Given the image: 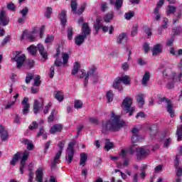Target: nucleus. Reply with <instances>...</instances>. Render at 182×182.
<instances>
[{"mask_svg": "<svg viewBox=\"0 0 182 182\" xmlns=\"http://www.w3.org/2000/svg\"><path fill=\"white\" fill-rule=\"evenodd\" d=\"M124 126L123 120L120 119V116L116 115L114 112L111 113V119L105 122H102V132L104 134L107 132H119Z\"/></svg>", "mask_w": 182, "mask_h": 182, "instance_id": "1", "label": "nucleus"}, {"mask_svg": "<svg viewBox=\"0 0 182 182\" xmlns=\"http://www.w3.org/2000/svg\"><path fill=\"white\" fill-rule=\"evenodd\" d=\"M92 30L89 27V23H83L82 26L81 33L75 38V43L77 46H81L82 43H85V39H87V36L90 35Z\"/></svg>", "mask_w": 182, "mask_h": 182, "instance_id": "2", "label": "nucleus"}, {"mask_svg": "<svg viewBox=\"0 0 182 182\" xmlns=\"http://www.w3.org/2000/svg\"><path fill=\"white\" fill-rule=\"evenodd\" d=\"M63 58V62H62ZM62 58H56L54 65L50 68V77L52 79L55 76V66L60 68L63 65H68L69 62V54L68 53H62Z\"/></svg>", "mask_w": 182, "mask_h": 182, "instance_id": "3", "label": "nucleus"}, {"mask_svg": "<svg viewBox=\"0 0 182 182\" xmlns=\"http://www.w3.org/2000/svg\"><path fill=\"white\" fill-rule=\"evenodd\" d=\"M28 50L30 52L31 55H33V56H35V55H36V50H38L41 56H42L44 60L48 59V51L45 50V47L42 44L37 45V47L31 46L28 48Z\"/></svg>", "mask_w": 182, "mask_h": 182, "instance_id": "4", "label": "nucleus"}, {"mask_svg": "<svg viewBox=\"0 0 182 182\" xmlns=\"http://www.w3.org/2000/svg\"><path fill=\"white\" fill-rule=\"evenodd\" d=\"M21 53H22V51H14L13 53L14 60L17 63V69H21L26 60V56L24 54L21 55Z\"/></svg>", "mask_w": 182, "mask_h": 182, "instance_id": "5", "label": "nucleus"}, {"mask_svg": "<svg viewBox=\"0 0 182 182\" xmlns=\"http://www.w3.org/2000/svg\"><path fill=\"white\" fill-rule=\"evenodd\" d=\"M75 144H76L75 141L70 142L68 144V147L67 149V155L65 156V160L68 164H70V163L73 161V156H75Z\"/></svg>", "mask_w": 182, "mask_h": 182, "instance_id": "6", "label": "nucleus"}, {"mask_svg": "<svg viewBox=\"0 0 182 182\" xmlns=\"http://www.w3.org/2000/svg\"><path fill=\"white\" fill-rule=\"evenodd\" d=\"M163 102L167 104L166 109L168 113L171 115V117H174V109H173V105L171 104V100L166 98V97H160L158 100V104L161 105Z\"/></svg>", "mask_w": 182, "mask_h": 182, "instance_id": "7", "label": "nucleus"}, {"mask_svg": "<svg viewBox=\"0 0 182 182\" xmlns=\"http://www.w3.org/2000/svg\"><path fill=\"white\" fill-rule=\"evenodd\" d=\"M29 159V152L28 150L24 151L22 154L21 161H20V173L21 174H23V168H25V166H26V161Z\"/></svg>", "mask_w": 182, "mask_h": 182, "instance_id": "8", "label": "nucleus"}, {"mask_svg": "<svg viewBox=\"0 0 182 182\" xmlns=\"http://www.w3.org/2000/svg\"><path fill=\"white\" fill-rule=\"evenodd\" d=\"M132 105H133V99L130 97H127L122 102V109L125 113H129L130 109H132Z\"/></svg>", "mask_w": 182, "mask_h": 182, "instance_id": "9", "label": "nucleus"}, {"mask_svg": "<svg viewBox=\"0 0 182 182\" xmlns=\"http://www.w3.org/2000/svg\"><path fill=\"white\" fill-rule=\"evenodd\" d=\"M137 159H143L150 154V149L146 147H139L136 149Z\"/></svg>", "mask_w": 182, "mask_h": 182, "instance_id": "10", "label": "nucleus"}, {"mask_svg": "<svg viewBox=\"0 0 182 182\" xmlns=\"http://www.w3.org/2000/svg\"><path fill=\"white\" fill-rule=\"evenodd\" d=\"M28 102H29V98L26 97H25L21 102V105H23L22 114L24 116L28 115V113H29V109L31 108V105L28 103Z\"/></svg>", "mask_w": 182, "mask_h": 182, "instance_id": "11", "label": "nucleus"}, {"mask_svg": "<svg viewBox=\"0 0 182 182\" xmlns=\"http://www.w3.org/2000/svg\"><path fill=\"white\" fill-rule=\"evenodd\" d=\"M44 105L45 104L43 103V99H40V100H36L34 101L33 109L34 114H38V113H39V110H41V109H43Z\"/></svg>", "mask_w": 182, "mask_h": 182, "instance_id": "12", "label": "nucleus"}, {"mask_svg": "<svg viewBox=\"0 0 182 182\" xmlns=\"http://www.w3.org/2000/svg\"><path fill=\"white\" fill-rule=\"evenodd\" d=\"M88 76L91 77V80L94 85L99 82V73H96V68H92L88 73Z\"/></svg>", "mask_w": 182, "mask_h": 182, "instance_id": "13", "label": "nucleus"}, {"mask_svg": "<svg viewBox=\"0 0 182 182\" xmlns=\"http://www.w3.org/2000/svg\"><path fill=\"white\" fill-rule=\"evenodd\" d=\"M109 4L114 6V11L119 12L123 6V0H109Z\"/></svg>", "mask_w": 182, "mask_h": 182, "instance_id": "14", "label": "nucleus"}, {"mask_svg": "<svg viewBox=\"0 0 182 182\" xmlns=\"http://www.w3.org/2000/svg\"><path fill=\"white\" fill-rule=\"evenodd\" d=\"M0 138L2 141H6L9 138V134L8 133V130L5 129V127L3 125H0Z\"/></svg>", "mask_w": 182, "mask_h": 182, "instance_id": "15", "label": "nucleus"}, {"mask_svg": "<svg viewBox=\"0 0 182 182\" xmlns=\"http://www.w3.org/2000/svg\"><path fill=\"white\" fill-rule=\"evenodd\" d=\"M8 23H9V20L6 18L5 11L1 10L0 12V25H1V26H6Z\"/></svg>", "mask_w": 182, "mask_h": 182, "instance_id": "16", "label": "nucleus"}, {"mask_svg": "<svg viewBox=\"0 0 182 182\" xmlns=\"http://www.w3.org/2000/svg\"><path fill=\"white\" fill-rule=\"evenodd\" d=\"M36 176L37 182H43V168H38L36 171Z\"/></svg>", "mask_w": 182, "mask_h": 182, "instance_id": "17", "label": "nucleus"}, {"mask_svg": "<svg viewBox=\"0 0 182 182\" xmlns=\"http://www.w3.org/2000/svg\"><path fill=\"white\" fill-rule=\"evenodd\" d=\"M63 129V125L58 124H54L53 127H51L50 133L51 134H56V133H59L62 132V129Z\"/></svg>", "mask_w": 182, "mask_h": 182, "instance_id": "18", "label": "nucleus"}, {"mask_svg": "<svg viewBox=\"0 0 182 182\" xmlns=\"http://www.w3.org/2000/svg\"><path fill=\"white\" fill-rule=\"evenodd\" d=\"M161 52H163V46L161 44H156L154 46L152 49V55L154 56H156V55L161 53Z\"/></svg>", "mask_w": 182, "mask_h": 182, "instance_id": "19", "label": "nucleus"}, {"mask_svg": "<svg viewBox=\"0 0 182 182\" xmlns=\"http://www.w3.org/2000/svg\"><path fill=\"white\" fill-rule=\"evenodd\" d=\"M158 130L159 127H157V124H153L151 127H149V136L151 139H154V137H156Z\"/></svg>", "mask_w": 182, "mask_h": 182, "instance_id": "20", "label": "nucleus"}, {"mask_svg": "<svg viewBox=\"0 0 182 182\" xmlns=\"http://www.w3.org/2000/svg\"><path fill=\"white\" fill-rule=\"evenodd\" d=\"M21 156H22V154L21 152H19V151L16 152L14 155L12 159L11 160L10 164L11 166H16V164L18 163V161L19 160V159H21Z\"/></svg>", "mask_w": 182, "mask_h": 182, "instance_id": "21", "label": "nucleus"}, {"mask_svg": "<svg viewBox=\"0 0 182 182\" xmlns=\"http://www.w3.org/2000/svg\"><path fill=\"white\" fill-rule=\"evenodd\" d=\"M102 26L103 24L102 23V19L97 18L96 23L94 24V28L96 34L99 33V31L102 28Z\"/></svg>", "mask_w": 182, "mask_h": 182, "instance_id": "22", "label": "nucleus"}, {"mask_svg": "<svg viewBox=\"0 0 182 182\" xmlns=\"http://www.w3.org/2000/svg\"><path fill=\"white\" fill-rule=\"evenodd\" d=\"M59 18L61 21V24L65 28L66 25V22H68V20L66 19V11L63 10L59 16Z\"/></svg>", "mask_w": 182, "mask_h": 182, "instance_id": "23", "label": "nucleus"}, {"mask_svg": "<svg viewBox=\"0 0 182 182\" xmlns=\"http://www.w3.org/2000/svg\"><path fill=\"white\" fill-rule=\"evenodd\" d=\"M123 41L127 42V34L126 33H122L117 37V43L121 44Z\"/></svg>", "mask_w": 182, "mask_h": 182, "instance_id": "24", "label": "nucleus"}, {"mask_svg": "<svg viewBox=\"0 0 182 182\" xmlns=\"http://www.w3.org/2000/svg\"><path fill=\"white\" fill-rule=\"evenodd\" d=\"M161 141L164 143V146L165 147H168L171 144L172 139L170 137H167L166 136H164L161 138Z\"/></svg>", "mask_w": 182, "mask_h": 182, "instance_id": "25", "label": "nucleus"}, {"mask_svg": "<svg viewBox=\"0 0 182 182\" xmlns=\"http://www.w3.org/2000/svg\"><path fill=\"white\" fill-rule=\"evenodd\" d=\"M120 83H122V82H121L119 78L117 77L114 81L113 87H114V89H117L119 92H122L123 87H120Z\"/></svg>", "mask_w": 182, "mask_h": 182, "instance_id": "26", "label": "nucleus"}, {"mask_svg": "<svg viewBox=\"0 0 182 182\" xmlns=\"http://www.w3.org/2000/svg\"><path fill=\"white\" fill-rule=\"evenodd\" d=\"M53 95L55 99H57L58 102H63V99H65L63 92H62V91H55Z\"/></svg>", "mask_w": 182, "mask_h": 182, "instance_id": "27", "label": "nucleus"}, {"mask_svg": "<svg viewBox=\"0 0 182 182\" xmlns=\"http://www.w3.org/2000/svg\"><path fill=\"white\" fill-rule=\"evenodd\" d=\"M149 80H150V73L146 72L141 80L142 85L147 86V82H149Z\"/></svg>", "mask_w": 182, "mask_h": 182, "instance_id": "28", "label": "nucleus"}, {"mask_svg": "<svg viewBox=\"0 0 182 182\" xmlns=\"http://www.w3.org/2000/svg\"><path fill=\"white\" fill-rule=\"evenodd\" d=\"M172 80L173 82H182V73H181L178 74L175 73H172Z\"/></svg>", "mask_w": 182, "mask_h": 182, "instance_id": "29", "label": "nucleus"}, {"mask_svg": "<svg viewBox=\"0 0 182 182\" xmlns=\"http://www.w3.org/2000/svg\"><path fill=\"white\" fill-rule=\"evenodd\" d=\"M86 161H87V154L85 153L80 154V166H85Z\"/></svg>", "mask_w": 182, "mask_h": 182, "instance_id": "30", "label": "nucleus"}, {"mask_svg": "<svg viewBox=\"0 0 182 182\" xmlns=\"http://www.w3.org/2000/svg\"><path fill=\"white\" fill-rule=\"evenodd\" d=\"M136 102H138L139 107H142L144 105V95L139 94L137 95Z\"/></svg>", "mask_w": 182, "mask_h": 182, "instance_id": "31", "label": "nucleus"}, {"mask_svg": "<svg viewBox=\"0 0 182 182\" xmlns=\"http://www.w3.org/2000/svg\"><path fill=\"white\" fill-rule=\"evenodd\" d=\"M28 182H32L33 181V177L35 176V174L33 173V168L32 167V164H30L28 166Z\"/></svg>", "mask_w": 182, "mask_h": 182, "instance_id": "32", "label": "nucleus"}, {"mask_svg": "<svg viewBox=\"0 0 182 182\" xmlns=\"http://www.w3.org/2000/svg\"><path fill=\"white\" fill-rule=\"evenodd\" d=\"M79 69H80V64L78 62L74 63L73 69L71 71V75H77L79 72Z\"/></svg>", "mask_w": 182, "mask_h": 182, "instance_id": "33", "label": "nucleus"}, {"mask_svg": "<svg viewBox=\"0 0 182 182\" xmlns=\"http://www.w3.org/2000/svg\"><path fill=\"white\" fill-rule=\"evenodd\" d=\"M114 17V14L113 12H109L104 16V21L107 23L110 22Z\"/></svg>", "mask_w": 182, "mask_h": 182, "instance_id": "34", "label": "nucleus"}, {"mask_svg": "<svg viewBox=\"0 0 182 182\" xmlns=\"http://www.w3.org/2000/svg\"><path fill=\"white\" fill-rule=\"evenodd\" d=\"M120 80V82L124 83V85H130V77L127 75H124L121 77H118Z\"/></svg>", "mask_w": 182, "mask_h": 182, "instance_id": "35", "label": "nucleus"}, {"mask_svg": "<svg viewBox=\"0 0 182 182\" xmlns=\"http://www.w3.org/2000/svg\"><path fill=\"white\" fill-rule=\"evenodd\" d=\"M176 136H177V140L180 141L182 139V124L180 126H178V128L176 130Z\"/></svg>", "mask_w": 182, "mask_h": 182, "instance_id": "36", "label": "nucleus"}, {"mask_svg": "<svg viewBox=\"0 0 182 182\" xmlns=\"http://www.w3.org/2000/svg\"><path fill=\"white\" fill-rule=\"evenodd\" d=\"M154 14L155 15L154 21H160L161 18V14H160V10H158L157 9H154Z\"/></svg>", "mask_w": 182, "mask_h": 182, "instance_id": "37", "label": "nucleus"}, {"mask_svg": "<svg viewBox=\"0 0 182 182\" xmlns=\"http://www.w3.org/2000/svg\"><path fill=\"white\" fill-rule=\"evenodd\" d=\"M105 148L107 151H109V150H112V149H113V143L110 142V140L109 139H105Z\"/></svg>", "mask_w": 182, "mask_h": 182, "instance_id": "38", "label": "nucleus"}, {"mask_svg": "<svg viewBox=\"0 0 182 182\" xmlns=\"http://www.w3.org/2000/svg\"><path fill=\"white\" fill-rule=\"evenodd\" d=\"M106 96H107V99L109 103L113 102V97H114V95H113V91L109 90V91L106 93Z\"/></svg>", "mask_w": 182, "mask_h": 182, "instance_id": "39", "label": "nucleus"}, {"mask_svg": "<svg viewBox=\"0 0 182 182\" xmlns=\"http://www.w3.org/2000/svg\"><path fill=\"white\" fill-rule=\"evenodd\" d=\"M24 144L27 145V150H33V144L32 142H31V141H29L28 139H25L23 141Z\"/></svg>", "mask_w": 182, "mask_h": 182, "instance_id": "40", "label": "nucleus"}, {"mask_svg": "<svg viewBox=\"0 0 182 182\" xmlns=\"http://www.w3.org/2000/svg\"><path fill=\"white\" fill-rule=\"evenodd\" d=\"M70 6L71 11L74 13L76 12V11L77 10V1L76 0H72Z\"/></svg>", "mask_w": 182, "mask_h": 182, "instance_id": "41", "label": "nucleus"}, {"mask_svg": "<svg viewBox=\"0 0 182 182\" xmlns=\"http://www.w3.org/2000/svg\"><path fill=\"white\" fill-rule=\"evenodd\" d=\"M85 9H86V4H82L79 10H75L74 14H76L77 15H82V14L85 12Z\"/></svg>", "mask_w": 182, "mask_h": 182, "instance_id": "42", "label": "nucleus"}, {"mask_svg": "<svg viewBox=\"0 0 182 182\" xmlns=\"http://www.w3.org/2000/svg\"><path fill=\"white\" fill-rule=\"evenodd\" d=\"M83 106V102L80 100H77L74 102V107L75 109H82Z\"/></svg>", "mask_w": 182, "mask_h": 182, "instance_id": "43", "label": "nucleus"}, {"mask_svg": "<svg viewBox=\"0 0 182 182\" xmlns=\"http://www.w3.org/2000/svg\"><path fill=\"white\" fill-rule=\"evenodd\" d=\"M68 32V38L70 41H72L73 39V28L69 27L67 30Z\"/></svg>", "mask_w": 182, "mask_h": 182, "instance_id": "44", "label": "nucleus"}, {"mask_svg": "<svg viewBox=\"0 0 182 182\" xmlns=\"http://www.w3.org/2000/svg\"><path fill=\"white\" fill-rule=\"evenodd\" d=\"M20 14H21V16L23 18H26V15L29 14V9L28 7H24L23 9L20 11Z\"/></svg>", "mask_w": 182, "mask_h": 182, "instance_id": "45", "label": "nucleus"}, {"mask_svg": "<svg viewBox=\"0 0 182 182\" xmlns=\"http://www.w3.org/2000/svg\"><path fill=\"white\" fill-rule=\"evenodd\" d=\"M176 9H177L176 6L168 5L167 14L170 15V14H174L176 12Z\"/></svg>", "mask_w": 182, "mask_h": 182, "instance_id": "46", "label": "nucleus"}, {"mask_svg": "<svg viewBox=\"0 0 182 182\" xmlns=\"http://www.w3.org/2000/svg\"><path fill=\"white\" fill-rule=\"evenodd\" d=\"M168 23V19L167 18H164L162 24H161L162 29H167Z\"/></svg>", "mask_w": 182, "mask_h": 182, "instance_id": "47", "label": "nucleus"}, {"mask_svg": "<svg viewBox=\"0 0 182 182\" xmlns=\"http://www.w3.org/2000/svg\"><path fill=\"white\" fill-rule=\"evenodd\" d=\"M133 16H134V12H133V11H129V13H126L124 14V18L127 21H129V19L133 18Z\"/></svg>", "mask_w": 182, "mask_h": 182, "instance_id": "48", "label": "nucleus"}, {"mask_svg": "<svg viewBox=\"0 0 182 182\" xmlns=\"http://www.w3.org/2000/svg\"><path fill=\"white\" fill-rule=\"evenodd\" d=\"M38 126L39 125L38 124V122H36V121H33L32 124L28 127V129L30 130H36V129H38Z\"/></svg>", "mask_w": 182, "mask_h": 182, "instance_id": "49", "label": "nucleus"}, {"mask_svg": "<svg viewBox=\"0 0 182 182\" xmlns=\"http://www.w3.org/2000/svg\"><path fill=\"white\" fill-rule=\"evenodd\" d=\"M50 107H52V102H48V104L44 107V114H48V113H49V109H50Z\"/></svg>", "mask_w": 182, "mask_h": 182, "instance_id": "50", "label": "nucleus"}, {"mask_svg": "<svg viewBox=\"0 0 182 182\" xmlns=\"http://www.w3.org/2000/svg\"><path fill=\"white\" fill-rule=\"evenodd\" d=\"M33 86H41V76L37 75L34 79Z\"/></svg>", "mask_w": 182, "mask_h": 182, "instance_id": "51", "label": "nucleus"}, {"mask_svg": "<svg viewBox=\"0 0 182 182\" xmlns=\"http://www.w3.org/2000/svg\"><path fill=\"white\" fill-rule=\"evenodd\" d=\"M89 122L92 124H99V119L95 117H90L89 118Z\"/></svg>", "mask_w": 182, "mask_h": 182, "instance_id": "52", "label": "nucleus"}, {"mask_svg": "<svg viewBox=\"0 0 182 182\" xmlns=\"http://www.w3.org/2000/svg\"><path fill=\"white\" fill-rule=\"evenodd\" d=\"M52 141H48L45 144H44V153H48V150L49 149V147H50Z\"/></svg>", "mask_w": 182, "mask_h": 182, "instance_id": "53", "label": "nucleus"}, {"mask_svg": "<svg viewBox=\"0 0 182 182\" xmlns=\"http://www.w3.org/2000/svg\"><path fill=\"white\" fill-rule=\"evenodd\" d=\"M139 140V135H132L131 141L133 144H134L135 143H138Z\"/></svg>", "mask_w": 182, "mask_h": 182, "instance_id": "54", "label": "nucleus"}, {"mask_svg": "<svg viewBox=\"0 0 182 182\" xmlns=\"http://www.w3.org/2000/svg\"><path fill=\"white\" fill-rule=\"evenodd\" d=\"M53 39H54V37L53 35H48L45 40V42L46 43H50V42L53 41Z\"/></svg>", "mask_w": 182, "mask_h": 182, "instance_id": "55", "label": "nucleus"}, {"mask_svg": "<svg viewBox=\"0 0 182 182\" xmlns=\"http://www.w3.org/2000/svg\"><path fill=\"white\" fill-rule=\"evenodd\" d=\"M52 8L50 7H47L46 11V18H50V15L52 14Z\"/></svg>", "mask_w": 182, "mask_h": 182, "instance_id": "56", "label": "nucleus"}, {"mask_svg": "<svg viewBox=\"0 0 182 182\" xmlns=\"http://www.w3.org/2000/svg\"><path fill=\"white\" fill-rule=\"evenodd\" d=\"M163 5H164V0H159V1L156 4L155 9L160 11V8H161Z\"/></svg>", "mask_w": 182, "mask_h": 182, "instance_id": "57", "label": "nucleus"}, {"mask_svg": "<svg viewBox=\"0 0 182 182\" xmlns=\"http://www.w3.org/2000/svg\"><path fill=\"white\" fill-rule=\"evenodd\" d=\"M173 35H178V33H180V32H181V27L178 26L176 28H173L172 31Z\"/></svg>", "mask_w": 182, "mask_h": 182, "instance_id": "58", "label": "nucleus"}, {"mask_svg": "<svg viewBox=\"0 0 182 182\" xmlns=\"http://www.w3.org/2000/svg\"><path fill=\"white\" fill-rule=\"evenodd\" d=\"M107 3L103 2L101 4V10L102 12H106L107 11Z\"/></svg>", "mask_w": 182, "mask_h": 182, "instance_id": "59", "label": "nucleus"}, {"mask_svg": "<svg viewBox=\"0 0 182 182\" xmlns=\"http://www.w3.org/2000/svg\"><path fill=\"white\" fill-rule=\"evenodd\" d=\"M33 79V75L32 74H28L26 77V83H31V80Z\"/></svg>", "mask_w": 182, "mask_h": 182, "instance_id": "60", "label": "nucleus"}, {"mask_svg": "<svg viewBox=\"0 0 182 182\" xmlns=\"http://www.w3.org/2000/svg\"><path fill=\"white\" fill-rule=\"evenodd\" d=\"M7 9H9L10 11H15V9H16V7L15 6V4H14V3H10L7 5Z\"/></svg>", "mask_w": 182, "mask_h": 182, "instance_id": "61", "label": "nucleus"}, {"mask_svg": "<svg viewBox=\"0 0 182 182\" xmlns=\"http://www.w3.org/2000/svg\"><path fill=\"white\" fill-rule=\"evenodd\" d=\"M144 50L145 53H149V51L150 50V46H149V43H145L144 44Z\"/></svg>", "mask_w": 182, "mask_h": 182, "instance_id": "62", "label": "nucleus"}, {"mask_svg": "<svg viewBox=\"0 0 182 182\" xmlns=\"http://www.w3.org/2000/svg\"><path fill=\"white\" fill-rule=\"evenodd\" d=\"M133 182H139V173H135L132 176Z\"/></svg>", "mask_w": 182, "mask_h": 182, "instance_id": "63", "label": "nucleus"}, {"mask_svg": "<svg viewBox=\"0 0 182 182\" xmlns=\"http://www.w3.org/2000/svg\"><path fill=\"white\" fill-rule=\"evenodd\" d=\"M27 38H28V41H31V42H34L35 36H33V34H32V33H28L27 35Z\"/></svg>", "mask_w": 182, "mask_h": 182, "instance_id": "64", "label": "nucleus"}]
</instances>
